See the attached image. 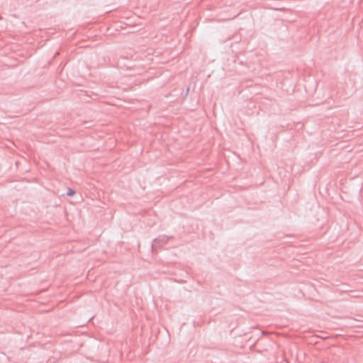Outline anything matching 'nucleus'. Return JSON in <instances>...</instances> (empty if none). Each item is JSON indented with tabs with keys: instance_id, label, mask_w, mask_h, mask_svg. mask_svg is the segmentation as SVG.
Instances as JSON below:
<instances>
[{
	"instance_id": "obj_1",
	"label": "nucleus",
	"mask_w": 363,
	"mask_h": 363,
	"mask_svg": "<svg viewBox=\"0 0 363 363\" xmlns=\"http://www.w3.org/2000/svg\"><path fill=\"white\" fill-rule=\"evenodd\" d=\"M171 238L172 237H168L167 235H160L158 238H155L153 240V243L152 245V252H155L157 250V247H160L167 243L169 239Z\"/></svg>"
},
{
	"instance_id": "obj_2",
	"label": "nucleus",
	"mask_w": 363,
	"mask_h": 363,
	"mask_svg": "<svg viewBox=\"0 0 363 363\" xmlns=\"http://www.w3.org/2000/svg\"><path fill=\"white\" fill-rule=\"evenodd\" d=\"M75 194V191L74 190H72V189L70 188H68V190H67V196H73L74 194Z\"/></svg>"
}]
</instances>
